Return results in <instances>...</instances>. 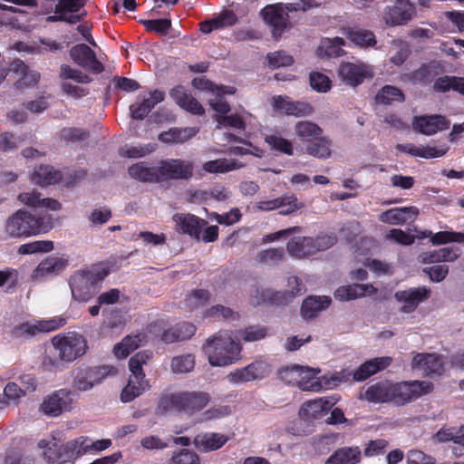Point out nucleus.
I'll list each match as a JSON object with an SVG mask.
<instances>
[{
	"mask_svg": "<svg viewBox=\"0 0 464 464\" xmlns=\"http://www.w3.org/2000/svg\"><path fill=\"white\" fill-rule=\"evenodd\" d=\"M344 45L343 38H326L324 39L320 45V51L327 56H340L343 53L342 47Z\"/></svg>",
	"mask_w": 464,
	"mask_h": 464,
	"instance_id": "obj_53",
	"label": "nucleus"
},
{
	"mask_svg": "<svg viewBox=\"0 0 464 464\" xmlns=\"http://www.w3.org/2000/svg\"><path fill=\"white\" fill-rule=\"evenodd\" d=\"M265 140L275 150L289 156L294 154L292 142L281 136L276 134L266 135Z\"/></svg>",
	"mask_w": 464,
	"mask_h": 464,
	"instance_id": "obj_52",
	"label": "nucleus"
},
{
	"mask_svg": "<svg viewBox=\"0 0 464 464\" xmlns=\"http://www.w3.org/2000/svg\"><path fill=\"white\" fill-rule=\"evenodd\" d=\"M288 254L295 258H304L314 255L313 237L294 236L286 246Z\"/></svg>",
	"mask_w": 464,
	"mask_h": 464,
	"instance_id": "obj_29",
	"label": "nucleus"
},
{
	"mask_svg": "<svg viewBox=\"0 0 464 464\" xmlns=\"http://www.w3.org/2000/svg\"><path fill=\"white\" fill-rule=\"evenodd\" d=\"M430 294V290L426 286L409 288L395 293V298L402 304L401 311L405 314L413 312L420 303L426 300Z\"/></svg>",
	"mask_w": 464,
	"mask_h": 464,
	"instance_id": "obj_18",
	"label": "nucleus"
},
{
	"mask_svg": "<svg viewBox=\"0 0 464 464\" xmlns=\"http://www.w3.org/2000/svg\"><path fill=\"white\" fill-rule=\"evenodd\" d=\"M237 16L232 10H223L213 18L200 24V30L204 34H209L213 30L233 26L237 23Z\"/></svg>",
	"mask_w": 464,
	"mask_h": 464,
	"instance_id": "obj_28",
	"label": "nucleus"
},
{
	"mask_svg": "<svg viewBox=\"0 0 464 464\" xmlns=\"http://www.w3.org/2000/svg\"><path fill=\"white\" fill-rule=\"evenodd\" d=\"M60 179V173L51 166L38 167L32 176L33 182L41 186L53 184Z\"/></svg>",
	"mask_w": 464,
	"mask_h": 464,
	"instance_id": "obj_44",
	"label": "nucleus"
},
{
	"mask_svg": "<svg viewBox=\"0 0 464 464\" xmlns=\"http://www.w3.org/2000/svg\"><path fill=\"white\" fill-rule=\"evenodd\" d=\"M376 292L372 285L354 284L341 286L334 292V297L339 301H350L368 295Z\"/></svg>",
	"mask_w": 464,
	"mask_h": 464,
	"instance_id": "obj_27",
	"label": "nucleus"
},
{
	"mask_svg": "<svg viewBox=\"0 0 464 464\" xmlns=\"http://www.w3.org/2000/svg\"><path fill=\"white\" fill-rule=\"evenodd\" d=\"M336 402L337 399L334 397L319 398L304 402L299 410V417L304 421L311 422L322 418Z\"/></svg>",
	"mask_w": 464,
	"mask_h": 464,
	"instance_id": "obj_17",
	"label": "nucleus"
},
{
	"mask_svg": "<svg viewBox=\"0 0 464 464\" xmlns=\"http://www.w3.org/2000/svg\"><path fill=\"white\" fill-rule=\"evenodd\" d=\"M159 177L166 179H188L193 175V164L188 160L169 159L160 162Z\"/></svg>",
	"mask_w": 464,
	"mask_h": 464,
	"instance_id": "obj_12",
	"label": "nucleus"
},
{
	"mask_svg": "<svg viewBox=\"0 0 464 464\" xmlns=\"http://www.w3.org/2000/svg\"><path fill=\"white\" fill-rule=\"evenodd\" d=\"M52 343L58 352L62 362H72L82 356L87 349L84 337L77 333H68L63 336H55Z\"/></svg>",
	"mask_w": 464,
	"mask_h": 464,
	"instance_id": "obj_8",
	"label": "nucleus"
},
{
	"mask_svg": "<svg viewBox=\"0 0 464 464\" xmlns=\"http://www.w3.org/2000/svg\"><path fill=\"white\" fill-rule=\"evenodd\" d=\"M408 464H434L435 459L419 450H411L407 453Z\"/></svg>",
	"mask_w": 464,
	"mask_h": 464,
	"instance_id": "obj_64",
	"label": "nucleus"
},
{
	"mask_svg": "<svg viewBox=\"0 0 464 464\" xmlns=\"http://www.w3.org/2000/svg\"><path fill=\"white\" fill-rule=\"evenodd\" d=\"M397 150L402 153L409 154L414 157H420L423 159H433L440 158L446 154L449 150L447 145H440L438 147L432 146H415L412 143L398 144L396 146Z\"/></svg>",
	"mask_w": 464,
	"mask_h": 464,
	"instance_id": "obj_25",
	"label": "nucleus"
},
{
	"mask_svg": "<svg viewBox=\"0 0 464 464\" xmlns=\"http://www.w3.org/2000/svg\"><path fill=\"white\" fill-rule=\"evenodd\" d=\"M63 320L49 319L35 322H28L16 325L13 333L16 336H34L39 333H48L62 326Z\"/></svg>",
	"mask_w": 464,
	"mask_h": 464,
	"instance_id": "obj_21",
	"label": "nucleus"
},
{
	"mask_svg": "<svg viewBox=\"0 0 464 464\" xmlns=\"http://www.w3.org/2000/svg\"><path fill=\"white\" fill-rule=\"evenodd\" d=\"M256 207L261 211H271L281 208L279 212L281 215H288L300 209L303 204L298 202L297 198L294 194H289L270 200L258 201Z\"/></svg>",
	"mask_w": 464,
	"mask_h": 464,
	"instance_id": "obj_19",
	"label": "nucleus"
},
{
	"mask_svg": "<svg viewBox=\"0 0 464 464\" xmlns=\"http://www.w3.org/2000/svg\"><path fill=\"white\" fill-rule=\"evenodd\" d=\"M155 149L156 145L150 143L146 145L125 146L121 150V154L128 158H140L153 152Z\"/></svg>",
	"mask_w": 464,
	"mask_h": 464,
	"instance_id": "obj_55",
	"label": "nucleus"
},
{
	"mask_svg": "<svg viewBox=\"0 0 464 464\" xmlns=\"http://www.w3.org/2000/svg\"><path fill=\"white\" fill-rule=\"evenodd\" d=\"M176 229L182 234H188L190 237L199 240L202 228L207 222L194 215L178 213L172 218Z\"/></svg>",
	"mask_w": 464,
	"mask_h": 464,
	"instance_id": "obj_22",
	"label": "nucleus"
},
{
	"mask_svg": "<svg viewBox=\"0 0 464 464\" xmlns=\"http://www.w3.org/2000/svg\"><path fill=\"white\" fill-rule=\"evenodd\" d=\"M18 199L21 203L31 208H45L53 211L61 209V204L57 200L42 198L41 194L35 191L21 193L18 196Z\"/></svg>",
	"mask_w": 464,
	"mask_h": 464,
	"instance_id": "obj_33",
	"label": "nucleus"
},
{
	"mask_svg": "<svg viewBox=\"0 0 464 464\" xmlns=\"http://www.w3.org/2000/svg\"><path fill=\"white\" fill-rule=\"evenodd\" d=\"M91 439L80 437L64 444V455L68 459H77L86 453H91Z\"/></svg>",
	"mask_w": 464,
	"mask_h": 464,
	"instance_id": "obj_41",
	"label": "nucleus"
},
{
	"mask_svg": "<svg viewBox=\"0 0 464 464\" xmlns=\"http://www.w3.org/2000/svg\"><path fill=\"white\" fill-rule=\"evenodd\" d=\"M314 0H293L285 5H269L260 14L265 23L271 27L274 37L281 35L286 26L288 12L305 11L314 5Z\"/></svg>",
	"mask_w": 464,
	"mask_h": 464,
	"instance_id": "obj_7",
	"label": "nucleus"
},
{
	"mask_svg": "<svg viewBox=\"0 0 464 464\" xmlns=\"http://www.w3.org/2000/svg\"><path fill=\"white\" fill-rule=\"evenodd\" d=\"M227 436L218 432H202L193 440L194 446L203 452L219 450L227 441Z\"/></svg>",
	"mask_w": 464,
	"mask_h": 464,
	"instance_id": "obj_26",
	"label": "nucleus"
},
{
	"mask_svg": "<svg viewBox=\"0 0 464 464\" xmlns=\"http://www.w3.org/2000/svg\"><path fill=\"white\" fill-rule=\"evenodd\" d=\"M68 266V259L63 256H49L39 263L32 274L34 281H44L62 273Z\"/></svg>",
	"mask_w": 464,
	"mask_h": 464,
	"instance_id": "obj_15",
	"label": "nucleus"
},
{
	"mask_svg": "<svg viewBox=\"0 0 464 464\" xmlns=\"http://www.w3.org/2000/svg\"><path fill=\"white\" fill-rule=\"evenodd\" d=\"M231 414V409L227 405H215L205 411L199 417V421H209L224 418Z\"/></svg>",
	"mask_w": 464,
	"mask_h": 464,
	"instance_id": "obj_58",
	"label": "nucleus"
},
{
	"mask_svg": "<svg viewBox=\"0 0 464 464\" xmlns=\"http://www.w3.org/2000/svg\"><path fill=\"white\" fill-rule=\"evenodd\" d=\"M52 227L51 216L34 217L28 211L19 209L6 220L5 233L11 237H27L45 233Z\"/></svg>",
	"mask_w": 464,
	"mask_h": 464,
	"instance_id": "obj_4",
	"label": "nucleus"
},
{
	"mask_svg": "<svg viewBox=\"0 0 464 464\" xmlns=\"http://www.w3.org/2000/svg\"><path fill=\"white\" fill-rule=\"evenodd\" d=\"M109 274V268L102 265L75 272L69 279L72 298L80 302L88 301L95 295L102 282Z\"/></svg>",
	"mask_w": 464,
	"mask_h": 464,
	"instance_id": "obj_3",
	"label": "nucleus"
},
{
	"mask_svg": "<svg viewBox=\"0 0 464 464\" xmlns=\"http://www.w3.org/2000/svg\"><path fill=\"white\" fill-rule=\"evenodd\" d=\"M72 392L67 389H60L44 398L40 411L44 415L57 417L63 411H70L72 402Z\"/></svg>",
	"mask_w": 464,
	"mask_h": 464,
	"instance_id": "obj_10",
	"label": "nucleus"
},
{
	"mask_svg": "<svg viewBox=\"0 0 464 464\" xmlns=\"http://www.w3.org/2000/svg\"><path fill=\"white\" fill-rule=\"evenodd\" d=\"M198 130L194 127L172 128L159 135V140L163 143H183L198 133Z\"/></svg>",
	"mask_w": 464,
	"mask_h": 464,
	"instance_id": "obj_36",
	"label": "nucleus"
},
{
	"mask_svg": "<svg viewBox=\"0 0 464 464\" xmlns=\"http://www.w3.org/2000/svg\"><path fill=\"white\" fill-rule=\"evenodd\" d=\"M284 255L283 248H268L260 251L256 256V260L259 263L273 265L281 261Z\"/></svg>",
	"mask_w": 464,
	"mask_h": 464,
	"instance_id": "obj_60",
	"label": "nucleus"
},
{
	"mask_svg": "<svg viewBox=\"0 0 464 464\" xmlns=\"http://www.w3.org/2000/svg\"><path fill=\"white\" fill-rule=\"evenodd\" d=\"M270 372L269 363L266 361L258 360L246 367L231 371L226 378L230 384L239 386L258 379H264Z\"/></svg>",
	"mask_w": 464,
	"mask_h": 464,
	"instance_id": "obj_9",
	"label": "nucleus"
},
{
	"mask_svg": "<svg viewBox=\"0 0 464 464\" xmlns=\"http://www.w3.org/2000/svg\"><path fill=\"white\" fill-rule=\"evenodd\" d=\"M53 249V243L49 240H37L21 245L18 253L21 255H30L35 253H48Z\"/></svg>",
	"mask_w": 464,
	"mask_h": 464,
	"instance_id": "obj_51",
	"label": "nucleus"
},
{
	"mask_svg": "<svg viewBox=\"0 0 464 464\" xmlns=\"http://www.w3.org/2000/svg\"><path fill=\"white\" fill-rule=\"evenodd\" d=\"M360 459L361 450L358 447H343L335 450L325 464H356Z\"/></svg>",
	"mask_w": 464,
	"mask_h": 464,
	"instance_id": "obj_37",
	"label": "nucleus"
},
{
	"mask_svg": "<svg viewBox=\"0 0 464 464\" xmlns=\"http://www.w3.org/2000/svg\"><path fill=\"white\" fill-rule=\"evenodd\" d=\"M430 241L433 245H441L450 242H464V233L453 231H441L432 234Z\"/></svg>",
	"mask_w": 464,
	"mask_h": 464,
	"instance_id": "obj_56",
	"label": "nucleus"
},
{
	"mask_svg": "<svg viewBox=\"0 0 464 464\" xmlns=\"http://www.w3.org/2000/svg\"><path fill=\"white\" fill-rule=\"evenodd\" d=\"M152 353L149 351L139 352L129 362L130 375L128 384L123 388L121 400L130 402L150 389L149 381L145 378L142 366L147 364Z\"/></svg>",
	"mask_w": 464,
	"mask_h": 464,
	"instance_id": "obj_6",
	"label": "nucleus"
},
{
	"mask_svg": "<svg viewBox=\"0 0 464 464\" xmlns=\"http://www.w3.org/2000/svg\"><path fill=\"white\" fill-rule=\"evenodd\" d=\"M60 76L63 79H71L79 83H87L91 82V78L87 74L77 69L72 68L67 64H63L61 66Z\"/></svg>",
	"mask_w": 464,
	"mask_h": 464,
	"instance_id": "obj_62",
	"label": "nucleus"
},
{
	"mask_svg": "<svg viewBox=\"0 0 464 464\" xmlns=\"http://www.w3.org/2000/svg\"><path fill=\"white\" fill-rule=\"evenodd\" d=\"M164 100V93L160 91H154L148 98H144L140 103L130 106L131 117L135 120H143L149 112Z\"/></svg>",
	"mask_w": 464,
	"mask_h": 464,
	"instance_id": "obj_30",
	"label": "nucleus"
},
{
	"mask_svg": "<svg viewBox=\"0 0 464 464\" xmlns=\"http://www.w3.org/2000/svg\"><path fill=\"white\" fill-rule=\"evenodd\" d=\"M332 141L329 138L324 136H319L311 141L306 147L305 151L307 154L318 158V159H328L332 155Z\"/></svg>",
	"mask_w": 464,
	"mask_h": 464,
	"instance_id": "obj_39",
	"label": "nucleus"
},
{
	"mask_svg": "<svg viewBox=\"0 0 464 464\" xmlns=\"http://www.w3.org/2000/svg\"><path fill=\"white\" fill-rule=\"evenodd\" d=\"M210 401V395L204 392H182L162 397L158 405L160 413L178 411L193 414L201 411Z\"/></svg>",
	"mask_w": 464,
	"mask_h": 464,
	"instance_id": "obj_5",
	"label": "nucleus"
},
{
	"mask_svg": "<svg viewBox=\"0 0 464 464\" xmlns=\"http://www.w3.org/2000/svg\"><path fill=\"white\" fill-rule=\"evenodd\" d=\"M141 343L140 335L127 336L121 343L115 345L114 354L117 358H125L132 351L139 348Z\"/></svg>",
	"mask_w": 464,
	"mask_h": 464,
	"instance_id": "obj_48",
	"label": "nucleus"
},
{
	"mask_svg": "<svg viewBox=\"0 0 464 464\" xmlns=\"http://www.w3.org/2000/svg\"><path fill=\"white\" fill-rule=\"evenodd\" d=\"M376 101L382 104H390L394 102H402L404 94L395 86L385 85L377 93Z\"/></svg>",
	"mask_w": 464,
	"mask_h": 464,
	"instance_id": "obj_46",
	"label": "nucleus"
},
{
	"mask_svg": "<svg viewBox=\"0 0 464 464\" xmlns=\"http://www.w3.org/2000/svg\"><path fill=\"white\" fill-rule=\"evenodd\" d=\"M196 327L194 324L187 322L179 323L164 331L162 340L167 343H172L178 341H183L194 335Z\"/></svg>",
	"mask_w": 464,
	"mask_h": 464,
	"instance_id": "obj_34",
	"label": "nucleus"
},
{
	"mask_svg": "<svg viewBox=\"0 0 464 464\" xmlns=\"http://www.w3.org/2000/svg\"><path fill=\"white\" fill-rule=\"evenodd\" d=\"M247 113L244 112L242 114H231L228 116L218 115L217 116V130H222L224 128L230 127L235 130H243L245 129V121L246 119Z\"/></svg>",
	"mask_w": 464,
	"mask_h": 464,
	"instance_id": "obj_45",
	"label": "nucleus"
},
{
	"mask_svg": "<svg viewBox=\"0 0 464 464\" xmlns=\"http://www.w3.org/2000/svg\"><path fill=\"white\" fill-rule=\"evenodd\" d=\"M53 2H56L54 11L68 14L79 12L84 6L86 0H53Z\"/></svg>",
	"mask_w": 464,
	"mask_h": 464,
	"instance_id": "obj_59",
	"label": "nucleus"
},
{
	"mask_svg": "<svg viewBox=\"0 0 464 464\" xmlns=\"http://www.w3.org/2000/svg\"><path fill=\"white\" fill-rule=\"evenodd\" d=\"M199 459L198 456L188 450H181L178 452H174L172 458L169 461V464H198Z\"/></svg>",
	"mask_w": 464,
	"mask_h": 464,
	"instance_id": "obj_63",
	"label": "nucleus"
},
{
	"mask_svg": "<svg viewBox=\"0 0 464 464\" xmlns=\"http://www.w3.org/2000/svg\"><path fill=\"white\" fill-rule=\"evenodd\" d=\"M295 132L299 139L310 143L322 135L323 130L317 124L304 121L295 124Z\"/></svg>",
	"mask_w": 464,
	"mask_h": 464,
	"instance_id": "obj_43",
	"label": "nucleus"
},
{
	"mask_svg": "<svg viewBox=\"0 0 464 464\" xmlns=\"http://www.w3.org/2000/svg\"><path fill=\"white\" fill-rule=\"evenodd\" d=\"M331 304V298L325 295L307 297L302 304L301 314L305 319H313L326 309Z\"/></svg>",
	"mask_w": 464,
	"mask_h": 464,
	"instance_id": "obj_35",
	"label": "nucleus"
},
{
	"mask_svg": "<svg viewBox=\"0 0 464 464\" xmlns=\"http://www.w3.org/2000/svg\"><path fill=\"white\" fill-rule=\"evenodd\" d=\"M107 372L102 368H87L79 370L74 377L73 386L82 392L91 390L94 385L100 383Z\"/></svg>",
	"mask_w": 464,
	"mask_h": 464,
	"instance_id": "obj_24",
	"label": "nucleus"
},
{
	"mask_svg": "<svg viewBox=\"0 0 464 464\" xmlns=\"http://www.w3.org/2000/svg\"><path fill=\"white\" fill-rule=\"evenodd\" d=\"M38 447L43 450V455L48 461H54L64 455V445L54 436L40 440Z\"/></svg>",
	"mask_w": 464,
	"mask_h": 464,
	"instance_id": "obj_40",
	"label": "nucleus"
},
{
	"mask_svg": "<svg viewBox=\"0 0 464 464\" xmlns=\"http://www.w3.org/2000/svg\"><path fill=\"white\" fill-rule=\"evenodd\" d=\"M392 362V358L378 357L369 360L362 363L353 373V379L355 381H363L372 374H375L379 371H382L388 367Z\"/></svg>",
	"mask_w": 464,
	"mask_h": 464,
	"instance_id": "obj_31",
	"label": "nucleus"
},
{
	"mask_svg": "<svg viewBox=\"0 0 464 464\" xmlns=\"http://www.w3.org/2000/svg\"><path fill=\"white\" fill-rule=\"evenodd\" d=\"M170 96L182 109L193 114H203L204 109L201 104L195 98L189 95L183 87L178 86L172 89Z\"/></svg>",
	"mask_w": 464,
	"mask_h": 464,
	"instance_id": "obj_32",
	"label": "nucleus"
},
{
	"mask_svg": "<svg viewBox=\"0 0 464 464\" xmlns=\"http://www.w3.org/2000/svg\"><path fill=\"white\" fill-rule=\"evenodd\" d=\"M209 105L211 108L219 113V115H224L227 113L230 110V106L227 102L225 100L224 96L220 93V92H217L211 88V97L208 99Z\"/></svg>",
	"mask_w": 464,
	"mask_h": 464,
	"instance_id": "obj_61",
	"label": "nucleus"
},
{
	"mask_svg": "<svg viewBox=\"0 0 464 464\" xmlns=\"http://www.w3.org/2000/svg\"><path fill=\"white\" fill-rule=\"evenodd\" d=\"M432 384L427 381L394 382L384 380L369 386L360 399L372 403H392L403 406L431 392Z\"/></svg>",
	"mask_w": 464,
	"mask_h": 464,
	"instance_id": "obj_1",
	"label": "nucleus"
},
{
	"mask_svg": "<svg viewBox=\"0 0 464 464\" xmlns=\"http://www.w3.org/2000/svg\"><path fill=\"white\" fill-rule=\"evenodd\" d=\"M415 14V7L409 0H397L387 5L382 12V19L389 26L407 24Z\"/></svg>",
	"mask_w": 464,
	"mask_h": 464,
	"instance_id": "obj_11",
	"label": "nucleus"
},
{
	"mask_svg": "<svg viewBox=\"0 0 464 464\" xmlns=\"http://www.w3.org/2000/svg\"><path fill=\"white\" fill-rule=\"evenodd\" d=\"M309 372L307 366L292 365L280 372L281 379L288 384L300 388L301 376L303 373Z\"/></svg>",
	"mask_w": 464,
	"mask_h": 464,
	"instance_id": "obj_49",
	"label": "nucleus"
},
{
	"mask_svg": "<svg viewBox=\"0 0 464 464\" xmlns=\"http://www.w3.org/2000/svg\"><path fill=\"white\" fill-rule=\"evenodd\" d=\"M275 109L295 117H305L313 113V107L304 102H294L287 96H275L273 98Z\"/></svg>",
	"mask_w": 464,
	"mask_h": 464,
	"instance_id": "obj_23",
	"label": "nucleus"
},
{
	"mask_svg": "<svg viewBox=\"0 0 464 464\" xmlns=\"http://www.w3.org/2000/svg\"><path fill=\"white\" fill-rule=\"evenodd\" d=\"M411 368L425 375H440L445 371V362L437 353H417L412 359Z\"/></svg>",
	"mask_w": 464,
	"mask_h": 464,
	"instance_id": "obj_16",
	"label": "nucleus"
},
{
	"mask_svg": "<svg viewBox=\"0 0 464 464\" xmlns=\"http://www.w3.org/2000/svg\"><path fill=\"white\" fill-rule=\"evenodd\" d=\"M345 379L344 372H335L332 375H324L317 377V387L314 392H320L322 390H331L338 386Z\"/></svg>",
	"mask_w": 464,
	"mask_h": 464,
	"instance_id": "obj_54",
	"label": "nucleus"
},
{
	"mask_svg": "<svg viewBox=\"0 0 464 464\" xmlns=\"http://www.w3.org/2000/svg\"><path fill=\"white\" fill-rule=\"evenodd\" d=\"M348 37L354 44L360 47H372L376 44L374 34L369 30H351L348 33Z\"/></svg>",
	"mask_w": 464,
	"mask_h": 464,
	"instance_id": "obj_47",
	"label": "nucleus"
},
{
	"mask_svg": "<svg viewBox=\"0 0 464 464\" xmlns=\"http://www.w3.org/2000/svg\"><path fill=\"white\" fill-rule=\"evenodd\" d=\"M129 175L141 181H153L159 179L158 168L150 167L146 162H139L129 168Z\"/></svg>",
	"mask_w": 464,
	"mask_h": 464,
	"instance_id": "obj_42",
	"label": "nucleus"
},
{
	"mask_svg": "<svg viewBox=\"0 0 464 464\" xmlns=\"http://www.w3.org/2000/svg\"><path fill=\"white\" fill-rule=\"evenodd\" d=\"M450 121L441 115L415 117L412 122L414 130L427 136L449 129Z\"/></svg>",
	"mask_w": 464,
	"mask_h": 464,
	"instance_id": "obj_20",
	"label": "nucleus"
},
{
	"mask_svg": "<svg viewBox=\"0 0 464 464\" xmlns=\"http://www.w3.org/2000/svg\"><path fill=\"white\" fill-rule=\"evenodd\" d=\"M266 329L262 326L252 325L238 331V338L245 342H256L265 338Z\"/></svg>",
	"mask_w": 464,
	"mask_h": 464,
	"instance_id": "obj_57",
	"label": "nucleus"
},
{
	"mask_svg": "<svg viewBox=\"0 0 464 464\" xmlns=\"http://www.w3.org/2000/svg\"><path fill=\"white\" fill-rule=\"evenodd\" d=\"M237 338L229 331H219L210 336L203 346L208 362L215 367L237 362L241 353V345Z\"/></svg>",
	"mask_w": 464,
	"mask_h": 464,
	"instance_id": "obj_2",
	"label": "nucleus"
},
{
	"mask_svg": "<svg viewBox=\"0 0 464 464\" xmlns=\"http://www.w3.org/2000/svg\"><path fill=\"white\" fill-rule=\"evenodd\" d=\"M245 163L234 159H217L203 164L204 171L211 174L227 173L243 168Z\"/></svg>",
	"mask_w": 464,
	"mask_h": 464,
	"instance_id": "obj_38",
	"label": "nucleus"
},
{
	"mask_svg": "<svg viewBox=\"0 0 464 464\" xmlns=\"http://www.w3.org/2000/svg\"><path fill=\"white\" fill-rule=\"evenodd\" d=\"M195 367V357L188 354L175 356L171 361V370L174 373H188Z\"/></svg>",
	"mask_w": 464,
	"mask_h": 464,
	"instance_id": "obj_50",
	"label": "nucleus"
},
{
	"mask_svg": "<svg viewBox=\"0 0 464 464\" xmlns=\"http://www.w3.org/2000/svg\"><path fill=\"white\" fill-rule=\"evenodd\" d=\"M70 56L77 65L93 73L99 74L104 70L102 63L97 60L95 53L84 44L72 47Z\"/></svg>",
	"mask_w": 464,
	"mask_h": 464,
	"instance_id": "obj_14",
	"label": "nucleus"
},
{
	"mask_svg": "<svg viewBox=\"0 0 464 464\" xmlns=\"http://www.w3.org/2000/svg\"><path fill=\"white\" fill-rule=\"evenodd\" d=\"M338 73L343 82L353 87L360 85L373 75L372 67L360 62L342 63Z\"/></svg>",
	"mask_w": 464,
	"mask_h": 464,
	"instance_id": "obj_13",
	"label": "nucleus"
}]
</instances>
